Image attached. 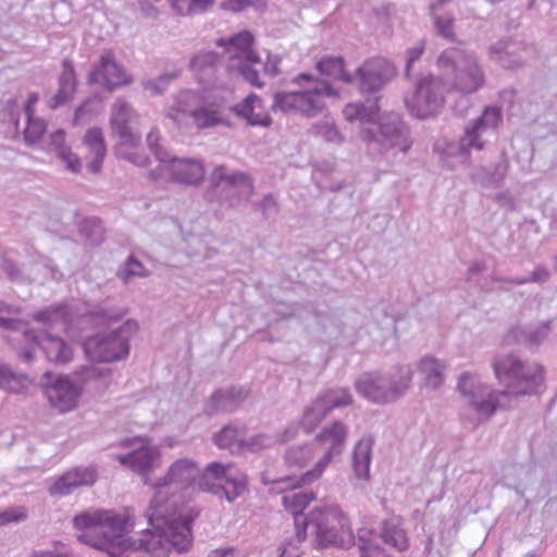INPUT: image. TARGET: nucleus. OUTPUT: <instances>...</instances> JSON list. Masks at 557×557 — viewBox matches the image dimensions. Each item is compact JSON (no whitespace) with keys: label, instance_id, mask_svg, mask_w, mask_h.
<instances>
[{"label":"nucleus","instance_id":"nucleus-7","mask_svg":"<svg viewBox=\"0 0 557 557\" xmlns=\"http://www.w3.org/2000/svg\"><path fill=\"white\" fill-rule=\"evenodd\" d=\"M310 530L320 547H348L354 543L349 521L337 505L315 507L310 511L304 524Z\"/></svg>","mask_w":557,"mask_h":557},{"label":"nucleus","instance_id":"nucleus-46","mask_svg":"<svg viewBox=\"0 0 557 557\" xmlns=\"http://www.w3.org/2000/svg\"><path fill=\"white\" fill-rule=\"evenodd\" d=\"M178 76L177 72L162 74L157 78L144 81L143 88L152 96L162 95L169 87V84Z\"/></svg>","mask_w":557,"mask_h":557},{"label":"nucleus","instance_id":"nucleus-56","mask_svg":"<svg viewBox=\"0 0 557 557\" xmlns=\"http://www.w3.org/2000/svg\"><path fill=\"white\" fill-rule=\"evenodd\" d=\"M26 512L23 508H9L0 513V527L11 522H20L25 520Z\"/></svg>","mask_w":557,"mask_h":557},{"label":"nucleus","instance_id":"nucleus-33","mask_svg":"<svg viewBox=\"0 0 557 557\" xmlns=\"http://www.w3.org/2000/svg\"><path fill=\"white\" fill-rule=\"evenodd\" d=\"M221 124H224L221 112L215 108L205 106L202 101L195 110V113L191 114L189 127L203 129L212 128Z\"/></svg>","mask_w":557,"mask_h":557},{"label":"nucleus","instance_id":"nucleus-42","mask_svg":"<svg viewBox=\"0 0 557 557\" xmlns=\"http://www.w3.org/2000/svg\"><path fill=\"white\" fill-rule=\"evenodd\" d=\"M312 458V449L309 445L290 446L284 455L287 468H302Z\"/></svg>","mask_w":557,"mask_h":557},{"label":"nucleus","instance_id":"nucleus-14","mask_svg":"<svg viewBox=\"0 0 557 557\" xmlns=\"http://www.w3.org/2000/svg\"><path fill=\"white\" fill-rule=\"evenodd\" d=\"M397 75L396 66L385 58L375 57L363 62L354 76L363 95H374Z\"/></svg>","mask_w":557,"mask_h":557},{"label":"nucleus","instance_id":"nucleus-3","mask_svg":"<svg viewBox=\"0 0 557 557\" xmlns=\"http://www.w3.org/2000/svg\"><path fill=\"white\" fill-rule=\"evenodd\" d=\"M290 84L295 87L294 89L274 94L272 111L294 112L311 119L324 111L325 97H338V92L326 81L309 73L298 74Z\"/></svg>","mask_w":557,"mask_h":557},{"label":"nucleus","instance_id":"nucleus-26","mask_svg":"<svg viewBox=\"0 0 557 557\" xmlns=\"http://www.w3.org/2000/svg\"><path fill=\"white\" fill-rule=\"evenodd\" d=\"M446 368V363L441 359L423 357L418 364V371L423 376L421 386L432 391L441 388L445 382Z\"/></svg>","mask_w":557,"mask_h":557},{"label":"nucleus","instance_id":"nucleus-40","mask_svg":"<svg viewBox=\"0 0 557 557\" xmlns=\"http://www.w3.org/2000/svg\"><path fill=\"white\" fill-rule=\"evenodd\" d=\"M486 133L481 131L473 123L465 128L463 136L460 138L459 147L462 152L469 153L472 150L481 151L485 147V139L483 138Z\"/></svg>","mask_w":557,"mask_h":557},{"label":"nucleus","instance_id":"nucleus-47","mask_svg":"<svg viewBox=\"0 0 557 557\" xmlns=\"http://www.w3.org/2000/svg\"><path fill=\"white\" fill-rule=\"evenodd\" d=\"M237 429L231 425L224 426L218 434L214 435V442L220 448H243V440L237 438Z\"/></svg>","mask_w":557,"mask_h":557},{"label":"nucleus","instance_id":"nucleus-2","mask_svg":"<svg viewBox=\"0 0 557 557\" xmlns=\"http://www.w3.org/2000/svg\"><path fill=\"white\" fill-rule=\"evenodd\" d=\"M437 66L449 76L429 74L416 82L414 92L405 99L408 111L417 119L436 115L445 104V95L455 89L461 94L475 92L484 83V74L475 55L461 47L444 50Z\"/></svg>","mask_w":557,"mask_h":557},{"label":"nucleus","instance_id":"nucleus-9","mask_svg":"<svg viewBox=\"0 0 557 557\" xmlns=\"http://www.w3.org/2000/svg\"><path fill=\"white\" fill-rule=\"evenodd\" d=\"M457 389L468 406L479 416L478 422L473 425L474 428L481 421L491 418L497 408L506 407L503 399L508 397V393L492 389L474 373H461L458 379Z\"/></svg>","mask_w":557,"mask_h":557},{"label":"nucleus","instance_id":"nucleus-57","mask_svg":"<svg viewBox=\"0 0 557 557\" xmlns=\"http://www.w3.org/2000/svg\"><path fill=\"white\" fill-rule=\"evenodd\" d=\"M259 208L265 218L275 215L280 211L278 202L272 194H267L262 198V200L260 201Z\"/></svg>","mask_w":557,"mask_h":557},{"label":"nucleus","instance_id":"nucleus-48","mask_svg":"<svg viewBox=\"0 0 557 557\" xmlns=\"http://www.w3.org/2000/svg\"><path fill=\"white\" fill-rule=\"evenodd\" d=\"M81 234L90 246H99L103 240V228L98 221H85L81 227Z\"/></svg>","mask_w":557,"mask_h":557},{"label":"nucleus","instance_id":"nucleus-19","mask_svg":"<svg viewBox=\"0 0 557 557\" xmlns=\"http://www.w3.org/2000/svg\"><path fill=\"white\" fill-rule=\"evenodd\" d=\"M88 84H101L108 90L132 83V78L125 73L122 65L115 62L111 53L102 54L99 65L90 73Z\"/></svg>","mask_w":557,"mask_h":557},{"label":"nucleus","instance_id":"nucleus-10","mask_svg":"<svg viewBox=\"0 0 557 557\" xmlns=\"http://www.w3.org/2000/svg\"><path fill=\"white\" fill-rule=\"evenodd\" d=\"M136 330L137 323L128 320L116 330L89 337L83 344L85 355L98 362L121 360L129 354V338Z\"/></svg>","mask_w":557,"mask_h":557},{"label":"nucleus","instance_id":"nucleus-43","mask_svg":"<svg viewBox=\"0 0 557 557\" xmlns=\"http://www.w3.org/2000/svg\"><path fill=\"white\" fill-rule=\"evenodd\" d=\"M503 122V112L499 107H486L480 117L473 124L481 131L487 133L494 131Z\"/></svg>","mask_w":557,"mask_h":557},{"label":"nucleus","instance_id":"nucleus-41","mask_svg":"<svg viewBox=\"0 0 557 557\" xmlns=\"http://www.w3.org/2000/svg\"><path fill=\"white\" fill-rule=\"evenodd\" d=\"M110 374L111 370L109 368L99 366H84L74 372V379L72 381L83 389L84 385L92 381L108 377Z\"/></svg>","mask_w":557,"mask_h":557},{"label":"nucleus","instance_id":"nucleus-8","mask_svg":"<svg viewBox=\"0 0 557 557\" xmlns=\"http://www.w3.org/2000/svg\"><path fill=\"white\" fill-rule=\"evenodd\" d=\"M218 46L224 47L228 59L227 71L242 76L252 86L261 87L262 83L256 65H260L259 55L252 50L253 36L248 30H243L228 39H219Z\"/></svg>","mask_w":557,"mask_h":557},{"label":"nucleus","instance_id":"nucleus-60","mask_svg":"<svg viewBox=\"0 0 557 557\" xmlns=\"http://www.w3.org/2000/svg\"><path fill=\"white\" fill-rule=\"evenodd\" d=\"M251 4L250 0H223L220 3V8L225 11L240 12Z\"/></svg>","mask_w":557,"mask_h":557},{"label":"nucleus","instance_id":"nucleus-58","mask_svg":"<svg viewBox=\"0 0 557 557\" xmlns=\"http://www.w3.org/2000/svg\"><path fill=\"white\" fill-rule=\"evenodd\" d=\"M124 311L115 310V309H99L94 311L91 314L94 318L100 323H107L110 321H115L121 319L124 315Z\"/></svg>","mask_w":557,"mask_h":557},{"label":"nucleus","instance_id":"nucleus-17","mask_svg":"<svg viewBox=\"0 0 557 557\" xmlns=\"http://www.w3.org/2000/svg\"><path fill=\"white\" fill-rule=\"evenodd\" d=\"M138 121L136 110L123 98H117L111 108L110 126L113 136L120 144L135 147L140 143L141 136L134 131L133 125Z\"/></svg>","mask_w":557,"mask_h":557},{"label":"nucleus","instance_id":"nucleus-5","mask_svg":"<svg viewBox=\"0 0 557 557\" xmlns=\"http://www.w3.org/2000/svg\"><path fill=\"white\" fill-rule=\"evenodd\" d=\"M360 138L369 150L381 156L391 152L407 154L413 145L409 125L394 111L376 116L369 126H362Z\"/></svg>","mask_w":557,"mask_h":557},{"label":"nucleus","instance_id":"nucleus-64","mask_svg":"<svg viewBox=\"0 0 557 557\" xmlns=\"http://www.w3.org/2000/svg\"><path fill=\"white\" fill-rule=\"evenodd\" d=\"M228 170L224 165L216 166L211 174V183L215 186L225 183Z\"/></svg>","mask_w":557,"mask_h":557},{"label":"nucleus","instance_id":"nucleus-27","mask_svg":"<svg viewBox=\"0 0 557 557\" xmlns=\"http://www.w3.org/2000/svg\"><path fill=\"white\" fill-rule=\"evenodd\" d=\"M381 539L398 552H405L409 547V540L399 517H393L382 522Z\"/></svg>","mask_w":557,"mask_h":557},{"label":"nucleus","instance_id":"nucleus-38","mask_svg":"<svg viewBox=\"0 0 557 557\" xmlns=\"http://www.w3.org/2000/svg\"><path fill=\"white\" fill-rule=\"evenodd\" d=\"M327 414L329 411L324 407L322 398L317 396L311 405L305 409L300 424L307 433H311Z\"/></svg>","mask_w":557,"mask_h":557},{"label":"nucleus","instance_id":"nucleus-12","mask_svg":"<svg viewBox=\"0 0 557 557\" xmlns=\"http://www.w3.org/2000/svg\"><path fill=\"white\" fill-rule=\"evenodd\" d=\"M198 483L202 491L224 496L228 503H233L247 490L244 474L234 473L231 465L219 462L209 463Z\"/></svg>","mask_w":557,"mask_h":557},{"label":"nucleus","instance_id":"nucleus-39","mask_svg":"<svg viewBox=\"0 0 557 557\" xmlns=\"http://www.w3.org/2000/svg\"><path fill=\"white\" fill-rule=\"evenodd\" d=\"M329 413L335 408L347 407L352 404V396L348 388H330L318 395Z\"/></svg>","mask_w":557,"mask_h":557},{"label":"nucleus","instance_id":"nucleus-53","mask_svg":"<svg viewBox=\"0 0 557 557\" xmlns=\"http://www.w3.org/2000/svg\"><path fill=\"white\" fill-rule=\"evenodd\" d=\"M438 35L446 39H454L453 17L449 15H435L433 17Z\"/></svg>","mask_w":557,"mask_h":557},{"label":"nucleus","instance_id":"nucleus-16","mask_svg":"<svg viewBox=\"0 0 557 557\" xmlns=\"http://www.w3.org/2000/svg\"><path fill=\"white\" fill-rule=\"evenodd\" d=\"M346 438L347 428L341 421H335L331 426L323 429L315 440L325 446V453L312 470L302 474L305 482H314L321 476L332 458L342 453Z\"/></svg>","mask_w":557,"mask_h":557},{"label":"nucleus","instance_id":"nucleus-62","mask_svg":"<svg viewBox=\"0 0 557 557\" xmlns=\"http://www.w3.org/2000/svg\"><path fill=\"white\" fill-rule=\"evenodd\" d=\"M423 51H424L423 45L416 46L408 50L406 69H405L406 76L409 75V71H410L412 64L421 58Z\"/></svg>","mask_w":557,"mask_h":557},{"label":"nucleus","instance_id":"nucleus-6","mask_svg":"<svg viewBox=\"0 0 557 557\" xmlns=\"http://www.w3.org/2000/svg\"><path fill=\"white\" fill-rule=\"evenodd\" d=\"M493 369L509 395L540 394L544 388V368L539 363H524L513 355L496 357Z\"/></svg>","mask_w":557,"mask_h":557},{"label":"nucleus","instance_id":"nucleus-24","mask_svg":"<svg viewBox=\"0 0 557 557\" xmlns=\"http://www.w3.org/2000/svg\"><path fill=\"white\" fill-rule=\"evenodd\" d=\"M169 171L173 181L186 185H198L205 177L203 164L196 159H170Z\"/></svg>","mask_w":557,"mask_h":557},{"label":"nucleus","instance_id":"nucleus-21","mask_svg":"<svg viewBox=\"0 0 557 557\" xmlns=\"http://www.w3.org/2000/svg\"><path fill=\"white\" fill-rule=\"evenodd\" d=\"M23 334L39 346L49 361L63 364L72 360L73 349L63 338L47 333L37 335L30 330H25Z\"/></svg>","mask_w":557,"mask_h":557},{"label":"nucleus","instance_id":"nucleus-51","mask_svg":"<svg viewBox=\"0 0 557 557\" xmlns=\"http://www.w3.org/2000/svg\"><path fill=\"white\" fill-rule=\"evenodd\" d=\"M160 139L161 136L159 129L152 128L146 137V143L149 150L156 156V158L161 163H165L170 161V156L166 152V150H164L162 146L159 144Z\"/></svg>","mask_w":557,"mask_h":557},{"label":"nucleus","instance_id":"nucleus-32","mask_svg":"<svg viewBox=\"0 0 557 557\" xmlns=\"http://www.w3.org/2000/svg\"><path fill=\"white\" fill-rule=\"evenodd\" d=\"M71 318V310L65 304L52 305L44 310L34 313L33 319L48 326L58 324L67 325Z\"/></svg>","mask_w":557,"mask_h":557},{"label":"nucleus","instance_id":"nucleus-34","mask_svg":"<svg viewBox=\"0 0 557 557\" xmlns=\"http://www.w3.org/2000/svg\"><path fill=\"white\" fill-rule=\"evenodd\" d=\"M296 432L297 426L295 424H290L284 430L282 434H278L275 438L265 434H258L250 437L249 440H243L242 445L244 449L257 453L271 446L274 442H287L295 436Z\"/></svg>","mask_w":557,"mask_h":557},{"label":"nucleus","instance_id":"nucleus-37","mask_svg":"<svg viewBox=\"0 0 557 557\" xmlns=\"http://www.w3.org/2000/svg\"><path fill=\"white\" fill-rule=\"evenodd\" d=\"M30 384L32 380L27 375L13 372L8 366L0 364V388L11 393H21Z\"/></svg>","mask_w":557,"mask_h":557},{"label":"nucleus","instance_id":"nucleus-30","mask_svg":"<svg viewBox=\"0 0 557 557\" xmlns=\"http://www.w3.org/2000/svg\"><path fill=\"white\" fill-rule=\"evenodd\" d=\"M381 536L372 529H359L356 545L359 549L360 557H389L381 545Z\"/></svg>","mask_w":557,"mask_h":557},{"label":"nucleus","instance_id":"nucleus-45","mask_svg":"<svg viewBox=\"0 0 557 557\" xmlns=\"http://www.w3.org/2000/svg\"><path fill=\"white\" fill-rule=\"evenodd\" d=\"M27 125L24 129V139L28 145H34L40 140L46 132V123L39 117H35L32 112H28Z\"/></svg>","mask_w":557,"mask_h":557},{"label":"nucleus","instance_id":"nucleus-54","mask_svg":"<svg viewBox=\"0 0 557 557\" xmlns=\"http://www.w3.org/2000/svg\"><path fill=\"white\" fill-rule=\"evenodd\" d=\"M549 271L542 267V265H537L530 274V277H517L515 280H512V282L517 285H523V284H527V283H539V284H543V283H546L548 280H549Z\"/></svg>","mask_w":557,"mask_h":557},{"label":"nucleus","instance_id":"nucleus-61","mask_svg":"<svg viewBox=\"0 0 557 557\" xmlns=\"http://www.w3.org/2000/svg\"><path fill=\"white\" fill-rule=\"evenodd\" d=\"M64 143H65V132L64 131L59 129V131L54 132L53 134H51L50 146L57 152L58 156L61 153L62 150L70 149L69 147L65 146Z\"/></svg>","mask_w":557,"mask_h":557},{"label":"nucleus","instance_id":"nucleus-44","mask_svg":"<svg viewBox=\"0 0 557 557\" xmlns=\"http://www.w3.org/2000/svg\"><path fill=\"white\" fill-rule=\"evenodd\" d=\"M296 534L293 539L287 540L280 547V557H300L299 544L306 539L307 531L304 525H298L296 519Z\"/></svg>","mask_w":557,"mask_h":557},{"label":"nucleus","instance_id":"nucleus-1","mask_svg":"<svg viewBox=\"0 0 557 557\" xmlns=\"http://www.w3.org/2000/svg\"><path fill=\"white\" fill-rule=\"evenodd\" d=\"M198 465L189 458L174 461L165 475L153 483V496L145 511L152 530L133 540L127 534L134 529V517L128 510H87L73 519L77 530H89L82 536L90 546L110 557H127L140 550V557H169L171 549L187 552L193 545L191 520L183 517L181 492L201 478Z\"/></svg>","mask_w":557,"mask_h":557},{"label":"nucleus","instance_id":"nucleus-15","mask_svg":"<svg viewBox=\"0 0 557 557\" xmlns=\"http://www.w3.org/2000/svg\"><path fill=\"white\" fill-rule=\"evenodd\" d=\"M45 394L49 404L59 412L64 413L76 408L82 395L81 386L66 375H53L46 372L42 376Z\"/></svg>","mask_w":557,"mask_h":557},{"label":"nucleus","instance_id":"nucleus-22","mask_svg":"<svg viewBox=\"0 0 557 557\" xmlns=\"http://www.w3.org/2000/svg\"><path fill=\"white\" fill-rule=\"evenodd\" d=\"M232 112L239 119L245 120L250 126L269 127L272 119L264 108L260 97L255 94L248 95L240 102L231 108Z\"/></svg>","mask_w":557,"mask_h":557},{"label":"nucleus","instance_id":"nucleus-29","mask_svg":"<svg viewBox=\"0 0 557 557\" xmlns=\"http://www.w3.org/2000/svg\"><path fill=\"white\" fill-rule=\"evenodd\" d=\"M84 144L92 156V159L88 163V169L92 173L100 172L102 161L107 153V147L101 128H90L84 137Z\"/></svg>","mask_w":557,"mask_h":557},{"label":"nucleus","instance_id":"nucleus-59","mask_svg":"<svg viewBox=\"0 0 557 557\" xmlns=\"http://www.w3.org/2000/svg\"><path fill=\"white\" fill-rule=\"evenodd\" d=\"M58 157L70 171L77 173L81 170V160L76 154L72 153L71 149L62 150Z\"/></svg>","mask_w":557,"mask_h":557},{"label":"nucleus","instance_id":"nucleus-23","mask_svg":"<svg viewBox=\"0 0 557 557\" xmlns=\"http://www.w3.org/2000/svg\"><path fill=\"white\" fill-rule=\"evenodd\" d=\"M96 479L97 472L95 468H75L61 475L49 487V492L51 495H66L70 494L73 488L94 484Z\"/></svg>","mask_w":557,"mask_h":557},{"label":"nucleus","instance_id":"nucleus-36","mask_svg":"<svg viewBox=\"0 0 557 557\" xmlns=\"http://www.w3.org/2000/svg\"><path fill=\"white\" fill-rule=\"evenodd\" d=\"M379 110L376 101L371 102L369 106L350 103L345 107L344 115L348 121L359 120L363 126H369L376 119Z\"/></svg>","mask_w":557,"mask_h":557},{"label":"nucleus","instance_id":"nucleus-11","mask_svg":"<svg viewBox=\"0 0 557 557\" xmlns=\"http://www.w3.org/2000/svg\"><path fill=\"white\" fill-rule=\"evenodd\" d=\"M122 447H131L125 455H117L116 460L123 466L139 474L145 485L153 488L151 474L161 467V451L157 446L148 445L145 438L133 437L121 442Z\"/></svg>","mask_w":557,"mask_h":557},{"label":"nucleus","instance_id":"nucleus-18","mask_svg":"<svg viewBox=\"0 0 557 557\" xmlns=\"http://www.w3.org/2000/svg\"><path fill=\"white\" fill-rule=\"evenodd\" d=\"M249 394L250 389L243 385L219 388L207 399L203 412L210 417L234 412L248 398Z\"/></svg>","mask_w":557,"mask_h":557},{"label":"nucleus","instance_id":"nucleus-63","mask_svg":"<svg viewBox=\"0 0 557 557\" xmlns=\"http://www.w3.org/2000/svg\"><path fill=\"white\" fill-rule=\"evenodd\" d=\"M508 48V42L506 40H499L496 44L490 47V53L494 57H497V60L506 65L505 54Z\"/></svg>","mask_w":557,"mask_h":557},{"label":"nucleus","instance_id":"nucleus-20","mask_svg":"<svg viewBox=\"0 0 557 557\" xmlns=\"http://www.w3.org/2000/svg\"><path fill=\"white\" fill-rule=\"evenodd\" d=\"M202 102L201 96L194 90H182L173 98V103L165 110V117L178 129L188 128L190 116Z\"/></svg>","mask_w":557,"mask_h":557},{"label":"nucleus","instance_id":"nucleus-13","mask_svg":"<svg viewBox=\"0 0 557 557\" xmlns=\"http://www.w3.org/2000/svg\"><path fill=\"white\" fill-rule=\"evenodd\" d=\"M261 482L270 486V492L284 494L283 506L295 516V520L298 518V525H304L307 517L302 516V511L315 496L312 492L296 491V488L311 482H305L302 475L299 479L293 476L270 479L265 473H262Z\"/></svg>","mask_w":557,"mask_h":557},{"label":"nucleus","instance_id":"nucleus-55","mask_svg":"<svg viewBox=\"0 0 557 557\" xmlns=\"http://www.w3.org/2000/svg\"><path fill=\"white\" fill-rule=\"evenodd\" d=\"M1 267L3 272L13 282H24L28 280L24 271L11 259L4 258Z\"/></svg>","mask_w":557,"mask_h":557},{"label":"nucleus","instance_id":"nucleus-31","mask_svg":"<svg viewBox=\"0 0 557 557\" xmlns=\"http://www.w3.org/2000/svg\"><path fill=\"white\" fill-rule=\"evenodd\" d=\"M315 69L323 76L341 79L346 84L354 82V76L345 71L344 59L341 57H324L317 63Z\"/></svg>","mask_w":557,"mask_h":557},{"label":"nucleus","instance_id":"nucleus-49","mask_svg":"<svg viewBox=\"0 0 557 557\" xmlns=\"http://www.w3.org/2000/svg\"><path fill=\"white\" fill-rule=\"evenodd\" d=\"M117 277L124 283H128L133 277L145 276L143 264L135 258H128L116 272Z\"/></svg>","mask_w":557,"mask_h":557},{"label":"nucleus","instance_id":"nucleus-50","mask_svg":"<svg viewBox=\"0 0 557 557\" xmlns=\"http://www.w3.org/2000/svg\"><path fill=\"white\" fill-rule=\"evenodd\" d=\"M310 131L313 135L320 136L321 138H323L326 141L335 143V144L342 143V137H341L337 128L335 127L334 124H332L330 122H322V123L313 124Z\"/></svg>","mask_w":557,"mask_h":557},{"label":"nucleus","instance_id":"nucleus-35","mask_svg":"<svg viewBox=\"0 0 557 557\" xmlns=\"http://www.w3.org/2000/svg\"><path fill=\"white\" fill-rule=\"evenodd\" d=\"M371 455L372 442L370 440H360L352 453V468L359 479H368Z\"/></svg>","mask_w":557,"mask_h":557},{"label":"nucleus","instance_id":"nucleus-25","mask_svg":"<svg viewBox=\"0 0 557 557\" xmlns=\"http://www.w3.org/2000/svg\"><path fill=\"white\" fill-rule=\"evenodd\" d=\"M508 170L509 161L503 154L502 160L494 165L475 168L470 174V180L482 187L498 188L503 185Z\"/></svg>","mask_w":557,"mask_h":557},{"label":"nucleus","instance_id":"nucleus-4","mask_svg":"<svg viewBox=\"0 0 557 557\" xmlns=\"http://www.w3.org/2000/svg\"><path fill=\"white\" fill-rule=\"evenodd\" d=\"M413 370L398 363L386 372H366L355 381L356 391L375 405H388L403 398L410 389Z\"/></svg>","mask_w":557,"mask_h":557},{"label":"nucleus","instance_id":"nucleus-28","mask_svg":"<svg viewBox=\"0 0 557 557\" xmlns=\"http://www.w3.org/2000/svg\"><path fill=\"white\" fill-rule=\"evenodd\" d=\"M60 88L54 97L51 98L49 106L52 109L58 108L70 101L71 96L76 89V77L72 62L67 59L63 61V71L59 79Z\"/></svg>","mask_w":557,"mask_h":557},{"label":"nucleus","instance_id":"nucleus-52","mask_svg":"<svg viewBox=\"0 0 557 557\" xmlns=\"http://www.w3.org/2000/svg\"><path fill=\"white\" fill-rule=\"evenodd\" d=\"M218 63V55L214 52L206 51L199 52L190 60V69L196 72H202L208 69L215 67Z\"/></svg>","mask_w":557,"mask_h":557}]
</instances>
